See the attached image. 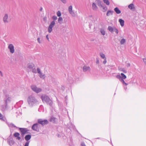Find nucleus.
<instances>
[{"label":"nucleus","instance_id":"a19ab883","mask_svg":"<svg viewBox=\"0 0 146 146\" xmlns=\"http://www.w3.org/2000/svg\"><path fill=\"white\" fill-rule=\"evenodd\" d=\"M8 17V15L7 14H5L4 15V18H7Z\"/></svg>","mask_w":146,"mask_h":146},{"label":"nucleus","instance_id":"a878e982","mask_svg":"<svg viewBox=\"0 0 146 146\" xmlns=\"http://www.w3.org/2000/svg\"><path fill=\"white\" fill-rule=\"evenodd\" d=\"M96 2L100 7H101L102 5L101 4V1L99 0H96Z\"/></svg>","mask_w":146,"mask_h":146},{"label":"nucleus","instance_id":"3c124183","mask_svg":"<svg viewBox=\"0 0 146 146\" xmlns=\"http://www.w3.org/2000/svg\"><path fill=\"white\" fill-rule=\"evenodd\" d=\"M52 18H57V17L56 16H53L52 17Z\"/></svg>","mask_w":146,"mask_h":146},{"label":"nucleus","instance_id":"39448f33","mask_svg":"<svg viewBox=\"0 0 146 146\" xmlns=\"http://www.w3.org/2000/svg\"><path fill=\"white\" fill-rule=\"evenodd\" d=\"M32 90L34 92L37 93H39L41 92L42 90L41 88L37 87L35 85H32L31 86Z\"/></svg>","mask_w":146,"mask_h":146},{"label":"nucleus","instance_id":"603ef678","mask_svg":"<svg viewBox=\"0 0 146 146\" xmlns=\"http://www.w3.org/2000/svg\"><path fill=\"white\" fill-rule=\"evenodd\" d=\"M130 64L129 63L127 64V66L129 67L130 66Z\"/></svg>","mask_w":146,"mask_h":146},{"label":"nucleus","instance_id":"9b49d317","mask_svg":"<svg viewBox=\"0 0 146 146\" xmlns=\"http://www.w3.org/2000/svg\"><path fill=\"white\" fill-rule=\"evenodd\" d=\"M35 66L34 64L32 63L28 64L27 66V69L28 70H30L32 69Z\"/></svg>","mask_w":146,"mask_h":146},{"label":"nucleus","instance_id":"4be33fe9","mask_svg":"<svg viewBox=\"0 0 146 146\" xmlns=\"http://www.w3.org/2000/svg\"><path fill=\"white\" fill-rule=\"evenodd\" d=\"M114 29V27H113L111 26H109L108 27V30L110 32L112 33L113 32Z\"/></svg>","mask_w":146,"mask_h":146},{"label":"nucleus","instance_id":"c85d7f7f","mask_svg":"<svg viewBox=\"0 0 146 146\" xmlns=\"http://www.w3.org/2000/svg\"><path fill=\"white\" fill-rule=\"evenodd\" d=\"M103 9V10H102L104 12L106 11L107 9V8L106 6H103V5H101V6Z\"/></svg>","mask_w":146,"mask_h":146},{"label":"nucleus","instance_id":"e433bc0d","mask_svg":"<svg viewBox=\"0 0 146 146\" xmlns=\"http://www.w3.org/2000/svg\"><path fill=\"white\" fill-rule=\"evenodd\" d=\"M57 15L58 17H60L61 15V13L60 11H58L57 13Z\"/></svg>","mask_w":146,"mask_h":146},{"label":"nucleus","instance_id":"37998d69","mask_svg":"<svg viewBox=\"0 0 146 146\" xmlns=\"http://www.w3.org/2000/svg\"><path fill=\"white\" fill-rule=\"evenodd\" d=\"M81 146H86L84 142H82L81 144Z\"/></svg>","mask_w":146,"mask_h":146},{"label":"nucleus","instance_id":"f257e3e1","mask_svg":"<svg viewBox=\"0 0 146 146\" xmlns=\"http://www.w3.org/2000/svg\"><path fill=\"white\" fill-rule=\"evenodd\" d=\"M27 102L29 106L31 108L38 104V101L37 100L33 95H31L28 97Z\"/></svg>","mask_w":146,"mask_h":146},{"label":"nucleus","instance_id":"09e8293b","mask_svg":"<svg viewBox=\"0 0 146 146\" xmlns=\"http://www.w3.org/2000/svg\"><path fill=\"white\" fill-rule=\"evenodd\" d=\"M46 38L47 39V40H49V38L48 37V35H47L46 36Z\"/></svg>","mask_w":146,"mask_h":146},{"label":"nucleus","instance_id":"1a4fd4ad","mask_svg":"<svg viewBox=\"0 0 146 146\" xmlns=\"http://www.w3.org/2000/svg\"><path fill=\"white\" fill-rule=\"evenodd\" d=\"M38 124L37 123L34 124L32 127V129L35 131H38L39 128L38 127Z\"/></svg>","mask_w":146,"mask_h":146},{"label":"nucleus","instance_id":"ddd939ff","mask_svg":"<svg viewBox=\"0 0 146 146\" xmlns=\"http://www.w3.org/2000/svg\"><path fill=\"white\" fill-rule=\"evenodd\" d=\"M0 119L1 121L6 122L7 120L5 117L0 113Z\"/></svg>","mask_w":146,"mask_h":146},{"label":"nucleus","instance_id":"4d7b16f0","mask_svg":"<svg viewBox=\"0 0 146 146\" xmlns=\"http://www.w3.org/2000/svg\"><path fill=\"white\" fill-rule=\"evenodd\" d=\"M92 16H91L90 17H92Z\"/></svg>","mask_w":146,"mask_h":146},{"label":"nucleus","instance_id":"a211bd4d","mask_svg":"<svg viewBox=\"0 0 146 146\" xmlns=\"http://www.w3.org/2000/svg\"><path fill=\"white\" fill-rule=\"evenodd\" d=\"M119 21L121 26V27H123L124 25V21L122 19H119Z\"/></svg>","mask_w":146,"mask_h":146},{"label":"nucleus","instance_id":"49530a36","mask_svg":"<svg viewBox=\"0 0 146 146\" xmlns=\"http://www.w3.org/2000/svg\"><path fill=\"white\" fill-rule=\"evenodd\" d=\"M40 39L39 38H37V41L39 43H40Z\"/></svg>","mask_w":146,"mask_h":146},{"label":"nucleus","instance_id":"bf43d9fd","mask_svg":"<svg viewBox=\"0 0 146 146\" xmlns=\"http://www.w3.org/2000/svg\"><path fill=\"white\" fill-rule=\"evenodd\" d=\"M55 19L56 20V19Z\"/></svg>","mask_w":146,"mask_h":146},{"label":"nucleus","instance_id":"473e14b6","mask_svg":"<svg viewBox=\"0 0 146 146\" xmlns=\"http://www.w3.org/2000/svg\"><path fill=\"white\" fill-rule=\"evenodd\" d=\"M113 11H110L107 13V15L108 16H109V15H112L113 13Z\"/></svg>","mask_w":146,"mask_h":146},{"label":"nucleus","instance_id":"5fc2aeb1","mask_svg":"<svg viewBox=\"0 0 146 146\" xmlns=\"http://www.w3.org/2000/svg\"><path fill=\"white\" fill-rule=\"evenodd\" d=\"M21 115V113H20V112H19V114H18V115Z\"/></svg>","mask_w":146,"mask_h":146},{"label":"nucleus","instance_id":"8fccbe9b","mask_svg":"<svg viewBox=\"0 0 146 146\" xmlns=\"http://www.w3.org/2000/svg\"><path fill=\"white\" fill-rule=\"evenodd\" d=\"M0 74L1 76H3L2 73V72L1 71H0Z\"/></svg>","mask_w":146,"mask_h":146},{"label":"nucleus","instance_id":"13d9d810","mask_svg":"<svg viewBox=\"0 0 146 146\" xmlns=\"http://www.w3.org/2000/svg\"><path fill=\"white\" fill-rule=\"evenodd\" d=\"M59 18L60 19V18H61L60 17H59Z\"/></svg>","mask_w":146,"mask_h":146},{"label":"nucleus","instance_id":"4c0bfd02","mask_svg":"<svg viewBox=\"0 0 146 146\" xmlns=\"http://www.w3.org/2000/svg\"><path fill=\"white\" fill-rule=\"evenodd\" d=\"M113 31H115L117 34H118V30L115 27H114Z\"/></svg>","mask_w":146,"mask_h":146},{"label":"nucleus","instance_id":"ea45409f","mask_svg":"<svg viewBox=\"0 0 146 146\" xmlns=\"http://www.w3.org/2000/svg\"><path fill=\"white\" fill-rule=\"evenodd\" d=\"M127 85H128V84H127L126 85L125 84L123 85V86L124 87V89H125V90H126L127 89Z\"/></svg>","mask_w":146,"mask_h":146},{"label":"nucleus","instance_id":"c756f323","mask_svg":"<svg viewBox=\"0 0 146 146\" xmlns=\"http://www.w3.org/2000/svg\"><path fill=\"white\" fill-rule=\"evenodd\" d=\"M126 41L124 39H122L120 41V43L121 44H122L124 43Z\"/></svg>","mask_w":146,"mask_h":146},{"label":"nucleus","instance_id":"2f4dec72","mask_svg":"<svg viewBox=\"0 0 146 146\" xmlns=\"http://www.w3.org/2000/svg\"><path fill=\"white\" fill-rule=\"evenodd\" d=\"M58 22L60 24H62L63 23V19H58Z\"/></svg>","mask_w":146,"mask_h":146},{"label":"nucleus","instance_id":"58836bf2","mask_svg":"<svg viewBox=\"0 0 146 146\" xmlns=\"http://www.w3.org/2000/svg\"><path fill=\"white\" fill-rule=\"evenodd\" d=\"M30 141H26L24 146H29Z\"/></svg>","mask_w":146,"mask_h":146},{"label":"nucleus","instance_id":"c9c22d12","mask_svg":"<svg viewBox=\"0 0 146 146\" xmlns=\"http://www.w3.org/2000/svg\"><path fill=\"white\" fill-rule=\"evenodd\" d=\"M41 72H42L41 71L40 69L38 68H37V73H38V74H39L40 73L41 74Z\"/></svg>","mask_w":146,"mask_h":146},{"label":"nucleus","instance_id":"6e6d98bb","mask_svg":"<svg viewBox=\"0 0 146 146\" xmlns=\"http://www.w3.org/2000/svg\"><path fill=\"white\" fill-rule=\"evenodd\" d=\"M111 145H112L113 146V145H112V144L111 143Z\"/></svg>","mask_w":146,"mask_h":146},{"label":"nucleus","instance_id":"aec40b11","mask_svg":"<svg viewBox=\"0 0 146 146\" xmlns=\"http://www.w3.org/2000/svg\"><path fill=\"white\" fill-rule=\"evenodd\" d=\"M129 8L131 10H134L135 7L133 4H131L128 6Z\"/></svg>","mask_w":146,"mask_h":146},{"label":"nucleus","instance_id":"412c9836","mask_svg":"<svg viewBox=\"0 0 146 146\" xmlns=\"http://www.w3.org/2000/svg\"><path fill=\"white\" fill-rule=\"evenodd\" d=\"M114 11L117 14H120L121 13V11L118 9L117 7L115 8L114 9Z\"/></svg>","mask_w":146,"mask_h":146},{"label":"nucleus","instance_id":"a18cd8bd","mask_svg":"<svg viewBox=\"0 0 146 146\" xmlns=\"http://www.w3.org/2000/svg\"><path fill=\"white\" fill-rule=\"evenodd\" d=\"M143 60L145 64H146V58H143Z\"/></svg>","mask_w":146,"mask_h":146},{"label":"nucleus","instance_id":"0eeeda50","mask_svg":"<svg viewBox=\"0 0 146 146\" xmlns=\"http://www.w3.org/2000/svg\"><path fill=\"white\" fill-rule=\"evenodd\" d=\"M38 122L39 123L43 125H46L48 123V121L46 119L43 120L41 119H38Z\"/></svg>","mask_w":146,"mask_h":146},{"label":"nucleus","instance_id":"5701e85b","mask_svg":"<svg viewBox=\"0 0 146 146\" xmlns=\"http://www.w3.org/2000/svg\"><path fill=\"white\" fill-rule=\"evenodd\" d=\"M100 55L101 58L103 59H105L106 58L105 54L102 52H100Z\"/></svg>","mask_w":146,"mask_h":146},{"label":"nucleus","instance_id":"864d4df0","mask_svg":"<svg viewBox=\"0 0 146 146\" xmlns=\"http://www.w3.org/2000/svg\"><path fill=\"white\" fill-rule=\"evenodd\" d=\"M62 54H63V56H64V54H64V52H63V53H62Z\"/></svg>","mask_w":146,"mask_h":146},{"label":"nucleus","instance_id":"6ab92c4d","mask_svg":"<svg viewBox=\"0 0 146 146\" xmlns=\"http://www.w3.org/2000/svg\"><path fill=\"white\" fill-rule=\"evenodd\" d=\"M92 8L94 10H96L97 9V6L94 3H93L92 4Z\"/></svg>","mask_w":146,"mask_h":146},{"label":"nucleus","instance_id":"f704fd0d","mask_svg":"<svg viewBox=\"0 0 146 146\" xmlns=\"http://www.w3.org/2000/svg\"><path fill=\"white\" fill-rule=\"evenodd\" d=\"M32 72L33 73H37V70L35 68H33L32 69Z\"/></svg>","mask_w":146,"mask_h":146},{"label":"nucleus","instance_id":"7c9ffc66","mask_svg":"<svg viewBox=\"0 0 146 146\" xmlns=\"http://www.w3.org/2000/svg\"><path fill=\"white\" fill-rule=\"evenodd\" d=\"M104 2L106 3L107 5H109L110 4V2L108 0H103Z\"/></svg>","mask_w":146,"mask_h":146},{"label":"nucleus","instance_id":"b1692460","mask_svg":"<svg viewBox=\"0 0 146 146\" xmlns=\"http://www.w3.org/2000/svg\"><path fill=\"white\" fill-rule=\"evenodd\" d=\"M119 70L121 71H122L125 73H127V71L124 68H119Z\"/></svg>","mask_w":146,"mask_h":146},{"label":"nucleus","instance_id":"423d86ee","mask_svg":"<svg viewBox=\"0 0 146 146\" xmlns=\"http://www.w3.org/2000/svg\"><path fill=\"white\" fill-rule=\"evenodd\" d=\"M55 24V22L53 21L51 22L48 28V31L50 33L52 30V28L54 27Z\"/></svg>","mask_w":146,"mask_h":146},{"label":"nucleus","instance_id":"20e7f679","mask_svg":"<svg viewBox=\"0 0 146 146\" xmlns=\"http://www.w3.org/2000/svg\"><path fill=\"white\" fill-rule=\"evenodd\" d=\"M116 78L119 79V80L122 83L123 85H126L127 83H125L124 80L126 78V76L123 73H121V75H117L116 76Z\"/></svg>","mask_w":146,"mask_h":146},{"label":"nucleus","instance_id":"72a5a7b5","mask_svg":"<svg viewBox=\"0 0 146 146\" xmlns=\"http://www.w3.org/2000/svg\"><path fill=\"white\" fill-rule=\"evenodd\" d=\"M11 98L10 97L8 98L6 100H5V102L6 105L9 102Z\"/></svg>","mask_w":146,"mask_h":146},{"label":"nucleus","instance_id":"f3484780","mask_svg":"<svg viewBox=\"0 0 146 146\" xmlns=\"http://www.w3.org/2000/svg\"><path fill=\"white\" fill-rule=\"evenodd\" d=\"M56 118L54 117H52L50 118V121L53 123H54L56 122Z\"/></svg>","mask_w":146,"mask_h":146},{"label":"nucleus","instance_id":"4468645a","mask_svg":"<svg viewBox=\"0 0 146 146\" xmlns=\"http://www.w3.org/2000/svg\"><path fill=\"white\" fill-rule=\"evenodd\" d=\"M19 135L20 134L18 132L15 133L13 134L14 136L17 137V139L18 140H20L21 139V137L19 136Z\"/></svg>","mask_w":146,"mask_h":146},{"label":"nucleus","instance_id":"2eb2a0df","mask_svg":"<svg viewBox=\"0 0 146 146\" xmlns=\"http://www.w3.org/2000/svg\"><path fill=\"white\" fill-rule=\"evenodd\" d=\"M90 68L89 66H84L83 67V70L84 72L90 71Z\"/></svg>","mask_w":146,"mask_h":146},{"label":"nucleus","instance_id":"c03bdc74","mask_svg":"<svg viewBox=\"0 0 146 146\" xmlns=\"http://www.w3.org/2000/svg\"><path fill=\"white\" fill-rule=\"evenodd\" d=\"M96 63L98 64L99 63V59L98 58H97L96 59Z\"/></svg>","mask_w":146,"mask_h":146},{"label":"nucleus","instance_id":"f8f14e48","mask_svg":"<svg viewBox=\"0 0 146 146\" xmlns=\"http://www.w3.org/2000/svg\"><path fill=\"white\" fill-rule=\"evenodd\" d=\"M8 143L10 145H13L14 144L15 141L12 138H10L8 139Z\"/></svg>","mask_w":146,"mask_h":146},{"label":"nucleus","instance_id":"6e6552de","mask_svg":"<svg viewBox=\"0 0 146 146\" xmlns=\"http://www.w3.org/2000/svg\"><path fill=\"white\" fill-rule=\"evenodd\" d=\"M68 11L69 13L73 16H75V14L72 10V5L70 6L68 8Z\"/></svg>","mask_w":146,"mask_h":146},{"label":"nucleus","instance_id":"bb28decb","mask_svg":"<svg viewBox=\"0 0 146 146\" xmlns=\"http://www.w3.org/2000/svg\"><path fill=\"white\" fill-rule=\"evenodd\" d=\"M100 32L103 35H105L106 32L104 29H101Z\"/></svg>","mask_w":146,"mask_h":146},{"label":"nucleus","instance_id":"9d476101","mask_svg":"<svg viewBox=\"0 0 146 146\" xmlns=\"http://www.w3.org/2000/svg\"><path fill=\"white\" fill-rule=\"evenodd\" d=\"M8 48L9 49L10 52L12 53H13L14 51L15 50L14 49V47L13 45L11 44L9 45Z\"/></svg>","mask_w":146,"mask_h":146},{"label":"nucleus","instance_id":"cd10ccee","mask_svg":"<svg viewBox=\"0 0 146 146\" xmlns=\"http://www.w3.org/2000/svg\"><path fill=\"white\" fill-rule=\"evenodd\" d=\"M10 21V19H3V21L5 23H8Z\"/></svg>","mask_w":146,"mask_h":146},{"label":"nucleus","instance_id":"7ed1b4c3","mask_svg":"<svg viewBox=\"0 0 146 146\" xmlns=\"http://www.w3.org/2000/svg\"><path fill=\"white\" fill-rule=\"evenodd\" d=\"M41 98L43 102L46 103L50 106H52V102L47 96L43 94L41 96Z\"/></svg>","mask_w":146,"mask_h":146},{"label":"nucleus","instance_id":"f03ea898","mask_svg":"<svg viewBox=\"0 0 146 146\" xmlns=\"http://www.w3.org/2000/svg\"><path fill=\"white\" fill-rule=\"evenodd\" d=\"M8 126L10 127L16 128H18V127H17L14 124L12 123H9L6 122ZM19 129L22 135L23 136L24 135L27 133V132L29 131L28 129L25 128H19Z\"/></svg>","mask_w":146,"mask_h":146},{"label":"nucleus","instance_id":"393cba45","mask_svg":"<svg viewBox=\"0 0 146 146\" xmlns=\"http://www.w3.org/2000/svg\"><path fill=\"white\" fill-rule=\"evenodd\" d=\"M39 74V77H40L42 79H44L45 77V74H43L41 72V74Z\"/></svg>","mask_w":146,"mask_h":146},{"label":"nucleus","instance_id":"79ce46f5","mask_svg":"<svg viewBox=\"0 0 146 146\" xmlns=\"http://www.w3.org/2000/svg\"><path fill=\"white\" fill-rule=\"evenodd\" d=\"M107 62L106 58L104 59V61L103 62V63L104 64H105Z\"/></svg>","mask_w":146,"mask_h":146},{"label":"nucleus","instance_id":"dca6fc26","mask_svg":"<svg viewBox=\"0 0 146 146\" xmlns=\"http://www.w3.org/2000/svg\"><path fill=\"white\" fill-rule=\"evenodd\" d=\"M31 135H27L25 137V139L27 141H29L31 138Z\"/></svg>","mask_w":146,"mask_h":146},{"label":"nucleus","instance_id":"de8ad7c7","mask_svg":"<svg viewBox=\"0 0 146 146\" xmlns=\"http://www.w3.org/2000/svg\"><path fill=\"white\" fill-rule=\"evenodd\" d=\"M42 10H43V8H42V7H40V9H39V10L40 11H42Z\"/></svg>","mask_w":146,"mask_h":146}]
</instances>
